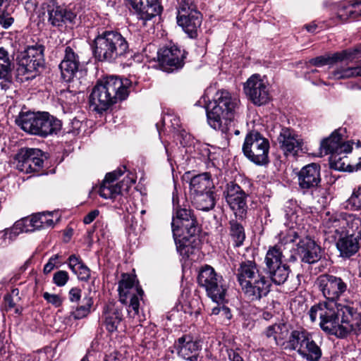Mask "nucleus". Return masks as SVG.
Segmentation results:
<instances>
[{
    "label": "nucleus",
    "mask_w": 361,
    "mask_h": 361,
    "mask_svg": "<svg viewBox=\"0 0 361 361\" xmlns=\"http://www.w3.org/2000/svg\"><path fill=\"white\" fill-rule=\"evenodd\" d=\"M226 201L233 211L236 217L243 219L247 214V195L236 183L230 182L224 191Z\"/></svg>",
    "instance_id": "f3484780"
},
{
    "label": "nucleus",
    "mask_w": 361,
    "mask_h": 361,
    "mask_svg": "<svg viewBox=\"0 0 361 361\" xmlns=\"http://www.w3.org/2000/svg\"><path fill=\"white\" fill-rule=\"evenodd\" d=\"M350 152H338L330 155L329 162L331 167L338 171H353L361 169V157L359 161L355 165H351L348 161L347 154Z\"/></svg>",
    "instance_id": "7c9ffc66"
},
{
    "label": "nucleus",
    "mask_w": 361,
    "mask_h": 361,
    "mask_svg": "<svg viewBox=\"0 0 361 361\" xmlns=\"http://www.w3.org/2000/svg\"><path fill=\"white\" fill-rule=\"evenodd\" d=\"M358 76L361 77V68H360V66L352 67L346 65L337 66L329 73L328 78L331 80H345Z\"/></svg>",
    "instance_id": "f704fd0d"
},
{
    "label": "nucleus",
    "mask_w": 361,
    "mask_h": 361,
    "mask_svg": "<svg viewBox=\"0 0 361 361\" xmlns=\"http://www.w3.org/2000/svg\"><path fill=\"white\" fill-rule=\"evenodd\" d=\"M68 279L69 276L68 272L63 270L56 271L53 276L54 283L59 287L65 286Z\"/></svg>",
    "instance_id": "de8ad7c7"
},
{
    "label": "nucleus",
    "mask_w": 361,
    "mask_h": 361,
    "mask_svg": "<svg viewBox=\"0 0 361 361\" xmlns=\"http://www.w3.org/2000/svg\"><path fill=\"white\" fill-rule=\"evenodd\" d=\"M185 58V51L176 45L164 47L158 51L159 65L164 71L168 73L181 68Z\"/></svg>",
    "instance_id": "a211bd4d"
},
{
    "label": "nucleus",
    "mask_w": 361,
    "mask_h": 361,
    "mask_svg": "<svg viewBox=\"0 0 361 361\" xmlns=\"http://www.w3.org/2000/svg\"><path fill=\"white\" fill-rule=\"evenodd\" d=\"M171 227L177 251L183 257H189L195 251V236L199 231L192 210L176 208V216H173Z\"/></svg>",
    "instance_id": "7ed1b4c3"
},
{
    "label": "nucleus",
    "mask_w": 361,
    "mask_h": 361,
    "mask_svg": "<svg viewBox=\"0 0 361 361\" xmlns=\"http://www.w3.org/2000/svg\"><path fill=\"white\" fill-rule=\"evenodd\" d=\"M16 121L25 132L42 137L56 133L61 128V121L47 112L20 113Z\"/></svg>",
    "instance_id": "423d86ee"
},
{
    "label": "nucleus",
    "mask_w": 361,
    "mask_h": 361,
    "mask_svg": "<svg viewBox=\"0 0 361 361\" xmlns=\"http://www.w3.org/2000/svg\"><path fill=\"white\" fill-rule=\"evenodd\" d=\"M80 60L78 55L71 47H66L64 50L63 59L59 64L61 77L66 82H70L78 71Z\"/></svg>",
    "instance_id": "cd10ccee"
},
{
    "label": "nucleus",
    "mask_w": 361,
    "mask_h": 361,
    "mask_svg": "<svg viewBox=\"0 0 361 361\" xmlns=\"http://www.w3.org/2000/svg\"><path fill=\"white\" fill-rule=\"evenodd\" d=\"M16 169L25 173H38L44 165L43 152L36 148H23L15 157Z\"/></svg>",
    "instance_id": "f8f14e48"
},
{
    "label": "nucleus",
    "mask_w": 361,
    "mask_h": 361,
    "mask_svg": "<svg viewBox=\"0 0 361 361\" xmlns=\"http://www.w3.org/2000/svg\"><path fill=\"white\" fill-rule=\"evenodd\" d=\"M44 47L42 44H35L27 47L21 59V64L27 71L37 70L42 66L44 63Z\"/></svg>",
    "instance_id": "c85d7f7f"
},
{
    "label": "nucleus",
    "mask_w": 361,
    "mask_h": 361,
    "mask_svg": "<svg viewBox=\"0 0 361 361\" xmlns=\"http://www.w3.org/2000/svg\"><path fill=\"white\" fill-rule=\"evenodd\" d=\"M174 346L178 355L182 358L190 361H197L201 344L200 341L195 340L191 335H183L175 342Z\"/></svg>",
    "instance_id": "b1692460"
},
{
    "label": "nucleus",
    "mask_w": 361,
    "mask_h": 361,
    "mask_svg": "<svg viewBox=\"0 0 361 361\" xmlns=\"http://www.w3.org/2000/svg\"><path fill=\"white\" fill-rule=\"evenodd\" d=\"M305 27L309 32L313 33L315 32L317 25L314 23H311L310 24L305 25Z\"/></svg>",
    "instance_id": "69168bd1"
},
{
    "label": "nucleus",
    "mask_w": 361,
    "mask_h": 361,
    "mask_svg": "<svg viewBox=\"0 0 361 361\" xmlns=\"http://www.w3.org/2000/svg\"><path fill=\"white\" fill-rule=\"evenodd\" d=\"M222 307H216L212 310V314L214 315L220 314L221 312Z\"/></svg>",
    "instance_id": "774afa93"
},
{
    "label": "nucleus",
    "mask_w": 361,
    "mask_h": 361,
    "mask_svg": "<svg viewBox=\"0 0 361 361\" xmlns=\"http://www.w3.org/2000/svg\"><path fill=\"white\" fill-rule=\"evenodd\" d=\"M68 264L71 271L73 272H75L77 269L80 267V265L83 264L84 263L82 262L80 257L75 255H72L68 259Z\"/></svg>",
    "instance_id": "3c124183"
},
{
    "label": "nucleus",
    "mask_w": 361,
    "mask_h": 361,
    "mask_svg": "<svg viewBox=\"0 0 361 361\" xmlns=\"http://www.w3.org/2000/svg\"><path fill=\"white\" fill-rule=\"evenodd\" d=\"M309 315L312 322L319 317L321 329L338 338L361 331V315L349 305L319 302L310 308Z\"/></svg>",
    "instance_id": "f257e3e1"
},
{
    "label": "nucleus",
    "mask_w": 361,
    "mask_h": 361,
    "mask_svg": "<svg viewBox=\"0 0 361 361\" xmlns=\"http://www.w3.org/2000/svg\"><path fill=\"white\" fill-rule=\"evenodd\" d=\"M235 116H233L231 119H221L220 121H217L219 127L216 126H214L213 124H209L212 128L215 130H219L224 133L226 135V138L229 139L230 137L233 135V133L234 130L237 127V121L235 118Z\"/></svg>",
    "instance_id": "37998d69"
},
{
    "label": "nucleus",
    "mask_w": 361,
    "mask_h": 361,
    "mask_svg": "<svg viewBox=\"0 0 361 361\" xmlns=\"http://www.w3.org/2000/svg\"><path fill=\"white\" fill-rule=\"evenodd\" d=\"M48 22L54 27H63L68 23H73L76 14L72 9L65 5H49L47 8Z\"/></svg>",
    "instance_id": "4be33fe9"
},
{
    "label": "nucleus",
    "mask_w": 361,
    "mask_h": 361,
    "mask_svg": "<svg viewBox=\"0 0 361 361\" xmlns=\"http://www.w3.org/2000/svg\"><path fill=\"white\" fill-rule=\"evenodd\" d=\"M285 212L286 216L287 219L290 221V223H291L292 224H293L294 223L297 224L298 216L296 215L295 212H289L287 209H286ZM291 227L293 228V225H291Z\"/></svg>",
    "instance_id": "680f3d73"
},
{
    "label": "nucleus",
    "mask_w": 361,
    "mask_h": 361,
    "mask_svg": "<svg viewBox=\"0 0 361 361\" xmlns=\"http://www.w3.org/2000/svg\"><path fill=\"white\" fill-rule=\"evenodd\" d=\"M13 11V9L8 6L0 8V25L4 29L10 27L14 22V18L11 16Z\"/></svg>",
    "instance_id": "49530a36"
},
{
    "label": "nucleus",
    "mask_w": 361,
    "mask_h": 361,
    "mask_svg": "<svg viewBox=\"0 0 361 361\" xmlns=\"http://www.w3.org/2000/svg\"><path fill=\"white\" fill-rule=\"evenodd\" d=\"M269 142L257 131L247 134L243 145L244 155L256 165L263 166L269 162Z\"/></svg>",
    "instance_id": "6e6552de"
},
{
    "label": "nucleus",
    "mask_w": 361,
    "mask_h": 361,
    "mask_svg": "<svg viewBox=\"0 0 361 361\" xmlns=\"http://www.w3.org/2000/svg\"><path fill=\"white\" fill-rule=\"evenodd\" d=\"M177 23L191 38L197 36V30L202 24V15L197 11L193 0H182L179 4Z\"/></svg>",
    "instance_id": "9b49d317"
},
{
    "label": "nucleus",
    "mask_w": 361,
    "mask_h": 361,
    "mask_svg": "<svg viewBox=\"0 0 361 361\" xmlns=\"http://www.w3.org/2000/svg\"><path fill=\"white\" fill-rule=\"evenodd\" d=\"M281 245H276L270 247L267 252L264 262L266 269H271L284 264L283 262V251Z\"/></svg>",
    "instance_id": "58836bf2"
},
{
    "label": "nucleus",
    "mask_w": 361,
    "mask_h": 361,
    "mask_svg": "<svg viewBox=\"0 0 361 361\" xmlns=\"http://www.w3.org/2000/svg\"><path fill=\"white\" fill-rule=\"evenodd\" d=\"M361 6V1L345 0L341 2L338 7L337 18L341 23L348 20L358 19V8Z\"/></svg>",
    "instance_id": "c756f323"
},
{
    "label": "nucleus",
    "mask_w": 361,
    "mask_h": 361,
    "mask_svg": "<svg viewBox=\"0 0 361 361\" xmlns=\"http://www.w3.org/2000/svg\"><path fill=\"white\" fill-rule=\"evenodd\" d=\"M43 298L49 303L51 304L52 305L55 306L56 307H60L63 302V300L59 295L51 294L47 292H45L43 293Z\"/></svg>",
    "instance_id": "09e8293b"
},
{
    "label": "nucleus",
    "mask_w": 361,
    "mask_h": 361,
    "mask_svg": "<svg viewBox=\"0 0 361 361\" xmlns=\"http://www.w3.org/2000/svg\"><path fill=\"white\" fill-rule=\"evenodd\" d=\"M73 273L78 276L80 281H86L90 276V270L85 264L80 265V267Z\"/></svg>",
    "instance_id": "8fccbe9b"
},
{
    "label": "nucleus",
    "mask_w": 361,
    "mask_h": 361,
    "mask_svg": "<svg viewBox=\"0 0 361 361\" xmlns=\"http://www.w3.org/2000/svg\"><path fill=\"white\" fill-rule=\"evenodd\" d=\"M58 259V255H54L51 257L49 262L44 267V273L49 274L50 273L55 267V264L54 261Z\"/></svg>",
    "instance_id": "bf43d9fd"
},
{
    "label": "nucleus",
    "mask_w": 361,
    "mask_h": 361,
    "mask_svg": "<svg viewBox=\"0 0 361 361\" xmlns=\"http://www.w3.org/2000/svg\"><path fill=\"white\" fill-rule=\"evenodd\" d=\"M350 200L355 207L361 209V185L354 190Z\"/></svg>",
    "instance_id": "603ef678"
},
{
    "label": "nucleus",
    "mask_w": 361,
    "mask_h": 361,
    "mask_svg": "<svg viewBox=\"0 0 361 361\" xmlns=\"http://www.w3.org/2000/svg\"><path fill=\"white\" fill-rule=\"evenodd\" d=\"M193 204L197 209L209 211L215 206V199L212 190L192 195Z\"/></svg>",
    "instance_id": "4c0bfd02"
},
{
    "label": "nucleus",
    "mask_w": 361,
    "mask_h": 361,
    "mask_svg": "<svg viewBox=\"0 0 361 361\" xmlns=\"http://www.w3.org/2000/svg\"><path fill=\"white\" fill-rule=\"evenodd\" d=\"M350 233L336 243L340 257L350 258L355 255L360 248L361 240V219L356 218L351 222Z\"/></svg>",
    "instance_id": "4468645a"
},
{
    "label": "nucleus",
    "mask_w": 361,
    "mask_h": 361,
    "mask_svg": "<svg viewBox=\"0 0 361 361\" xmlns=\"http://www.w3.org/2000/svg\"><path fill=\"white\" fill-rule=\"evenodd\" d=\"M99 212L98 209H94L89 212L83 219V222L85 224L92 223L97 216H98Z\"/></svg>",
    "instance_id": "13d9d810"
},
{
    "label": "nucleus",
    "mask_w": 361,
    "mask_h": 361,
    "mask_svg": "<svg viewBox=\"0 0 361 361\" xmlns=\"http://www.w3.org/2000/svg\"><path fill=\"white\" fill-rule=\"evenodd\" d=\"M288 236L290 238V239L288 240L290 242H294L295 240V239L300 238L298 232L293 229H291L289 231Z\"/></svg>",
    "instance_id": "0e129e2a"
},
{
    "label": "nucleus",
    "mask_w": 361,
    "mask_h": 361,
    "mask_svg": "<svg viewBox=\"0 0 361 361\" xmlns=\"http://www.w3.org/2000/svg\"><path fill=\"white\" fill-rule=\"evenodd\" d=\"M235 276L245 298L250 302L259 301L271 290L270 280L253 260L242 262Z\"/></svg>",
    "instance_id": "f03ea898"
},
{
    "label": "nucleus",
    "mask_w": 361,
    "mask_h": 361,
    "mask_svg": "<svg viewBox=\"0 0 361 361\" xmlns=\"http://www.w3.org/2000/svg\"><path fill=\"white\" fill-rule=\"evenodd\" d=\"M341 130H336L331 135L324 139L320 145L321 153L331 155L338 152H351L353 147L350 141L344 142Z\"/></svg>",
    "instance_id": "393cba45"
},
{
    "label": "nucleus",
    "mask_w": 361,
    "mask_h": 361,
    "mask_svg": "<svg viewBox=\"0 0 361 361\" xmlns=\"http://www.w3.org/2000/svg\"><path fill=\"white\" fill-rule=\"evenodd\" d=\"M125 171L126 166H123L106 175L99 190V195L102 197L104 199H112L121 193V184L117 183L114 185L113 183L121 176Z\"/></svg>",
    "instance_id": "bb28decb"
},
{
    "label": "nucleus",
    "mask_w": 361,
    "mask_h": 361,
    "mask_svg": "<svg viewBox=\"0 0 361 361\" xmlns=\"http://www.w3.org/2000/svg\"><path fill=\"white\" fill-rule=\"evenodd\" d=\"M118 291L119 300L126 305L130 300L128 312L130 317H135L139 314L140 300H142L144 291L136 283L135 279L128 274H122L118 282Z\"/></svg>",
    "instance_id": "1a4fd4ad"
},
{
    "label": "nucleus",
    "mask_w": 361,
    "mask_h": 361,
    "mask_svg": "<svg viewBox=\"0 0 361 361\" xmlns=\"http://www.w3.org/2000/svg\"><path fill=\"white\" fill-rule=\"evenodd\" d=\"M4 300L6 302V305L12 308L15 306V303L13 301V299L11 295H7L4 297Z\"/></svg>",
    "instance_id": "338daca9"
},
{
    "label": "nucleus",
    "mask_w": 361,
    "mask_h": 361,
    "mask_svg": "<svg viewBox=\"0 0 361 361\" xmlns=\"http://www.w3.org/2000/svg\"><path fill=\"white\" fill-rule=\"evenodd\" d=\"M276 140L280 149L286 157H295L300 152L303 153L307 151V149L304 147V141L302 137L290 128H282Z\"/></svg>",
    "instance_id": "2eb2a0df"
},
{
    "label": "nucleus",
    "mask_w": 361,
    "mask_h": 361,
    "mask_svg": "<svg viewBox=\"0 0 361 361\" xmlns=\"http://www.w3.org/2000/svg\"><path fill=\"white\" fill-rule=\"evenodd\" d=\"M137 19L145 25L147 20L161 13L159 0H127Z\"/></svg>",
    "instance_id": "412c9836"
},
{
    "label": "nucleus",
    "mask_w": 361,
    "mask_h": 361,
    "mask_svg": "<svg viewBox=\"0 0 361 361\" xmlns=\"http://www.w3.org/2000/svg\"><path fill=\"white\" fill-rule=\"evenodd\" d=\"M317 284L328 303H338L337 300L347 290V284L343 280L334 275H320L317 279Z\"/></svg>",
    "instance_id": "ddd939ff"
},
{
    "label": "nucleus",
    "mask_w": 361,
    "mask_h": 361,
    "mask_svg": "<svg viewBox=\"0 0 361 361\" xmlns=\"http://www.w3.org/2000/svg\"><path fill=\"white\" fill-rule=\"evenodd\" d=\"M239 103L238 97L232 95L228 91H217L213 101L209 102L206 106L208 123L219 127L218 120L231 119L233 116H235Z\"/></svg>",
    "instance_id": "0eeeda50"
},
{
    "label": "nucleus",
    "mask_w": 361,
    "mask_h": 361,
    "mask_svg": "<svg viewBox=\"0 0 361 361\" xmlns=\"http://www.w3.org/2000/svg\"><path fill=\"white\" fill-rule=\"evenodd\" d=\"M52 214L50 212H42L32 215L29 219H25L24 222L26 226L29 227L30 231L51 228L54 225V220L51 219Z\"/></svg>",
    "instance_id": "72a5a7b5"
},
{
    "label": "nucleus",
    "mask_w": 361,
    "mask_h": 361,
    "mask_svg": "<svg viewBox=\"0 0 361 361\" xmlns=\"http://www.w3.org/2000/svg\"><path fill=\"white\" fill-rule=\"evenodd\" d=\"M229 237L234 247L243 245L245 239V233L243 226L236 220L229 221Z\"/></svg>",
    "instance_id": "ea45409f"
},
{
    "label": "nucleus",
    "mask_w": 361,
    "mask_h": 361,
    "mask_svg": "<svg viewBox=\"0 0 361 361\" xmlns=\"http://www.w3.org/2000/svg\"><path fill=\"white\" fill-rule=\"evenodd\" d=\"M280 327V330L277 331L276 335V345H282L283 344V339L288 335V329L285 324H278Z\"/></svg>",
    "instance_id": "5fc2aeb1"
},
{
    "label": "nucleus",
    "mask_w": 361,
    "mask_h": 361,
    "mask_svg": "<svg viewBox=\"0 0 361 361\" xmlns=\"http://www.w3.org/2000/svg\"><path fill=\"white\" fill-rule=\"evenodd\" d=\"M220 315L221 317H225L227 320H230L232 317L230 309L225 306H222V310Z\"/></svg>",
    "instance_id": "e2e57ef3"
},
{
    "label": "nucleus",
    "mask_w": 361,
    "mask_h": 361,
    "mask_svg": "<svg viewBox=\"0 0 361 361\" xmlns=\"http://www.w3.org/2000/svg\"><path fill=\"white\" fill-rule=\"evenodd\" d=\"M298 182L303 194L312 192L321 182L320 166L312 163L303 166L298 173Z\"/></svg>",
    "instance_id": "aec40b11"
},
{
    "label": "nucleus",
    "mask_w": 361,
    "mask_h": 361,
    "mask_svg": "<svg viewBox=\"0 0 361 361\" xmlns=\"http://www.w3.org/2000/svg\"><path fill=\"white\" fill-rule=\"evenodd\" d=\"M243 89L246 96L255 105H264L270 100L268 85L258 74L250 76Z\"/></svg>",
    "instance_id": "dca6fc26"
},
{
    "label": "nucleus",
    "mask_w": 361,
    "mask_h": 361,
    "mask_svg": "<svg viewBox=\"0 0 361 361\" xmlns=\"http://www.w3.org/2000/svg\"><path fill=\"white\" fill-rule=\"evenodd\" d=\"M357 217L349 216L348 219L340 216H331L324 221V232L326 238L335 242L347 235L350 233V224Z\"/></svg>",
    "instance_id": "6ab92c4d"
},
{
    "label": "nucleus",
    "mask_w": 361,
    "mask_h": 361,
    "mask_svg": "<svg viewBox=\"0 0 361 361\" xmlns=\"http://www.w3.org/2000/svg\"><path fill=\"white\" fill-rule=\"evenodd\" d=\"M312 336V334L304 328L293 329L289 334L286 348L295 350L298 353Z\"/></svg>",
    "instance_id": "2f4dec72"
},
{
    "label": "nucleus",
    "mask_w": 361,
    "mask_h": 361,
    "mask_svg": "<svg viewBox=\"0 0 361 361\" xmlns=\"http://www.w3.org/2000/svg\"><path fill=\"white\" fill-rule=\"evenodd\" d=\"M69 300L72 302H78L81 298V290L79 288H72L68 293Z\"/></svg>",
    "instance_id": "6e6d98bb"
},
{
    "label": "nucleus",
    "mask_w": 361,
    "mask_h": 361,
    "mask_svg": "<svg viewBox=\"0 0 361 361\" xmlns=\"http://www.w3.org/2000/svg\"><path fill=\"white\" fill-rule=\"evenodd\" d=\"M360 52L361 44L353 50L346 49L342 51L336 52L333 54H326L311 59L309 61V63L317 67H322L325 65L332 66L338 62H342L347 60L352 61L356 58L357 54Z\"/></svg>",
    "instance_id": "a878e982"
},
{
    "label": "nucleus",
    "mask_w": 361,
    "mask_h": 361,
    "mask_svg": "<svg viewBox=\"0 0 361 361\" xmlns=\"http://www.w3.org/2000/svg\"><path fill=\"white\" fill-rule=\"evenodd\" d=\"M128 79L117 76L106 77L104 82L97 83L90 95V104L99 113L107 110L118 101H122L128 95Z\"/></svg>",
    "instance_id": "20e7f679"
},
{
    "label": "nucleus",
    "mask_w": 361,
    "mask_h": 361,
    "mask_svg": "<svg viewBox=\"0 0 361 361\" xmlns=\"http://www.w3.org/2000/svg\"><path fill=\"white\" fill-rule=\"evenodd\" d=\"M280 330V327L278 324L271 325L267 327L265 331V334L268 338L273 337L275 343H276V335L277 331Z\"/></svg>",
    "instance_id": "4d7b16f0"
},
{
    "label": "nucleus",
    "mask_w": 361,
    "mask_h": 361,
    "mask_svg": "<svg viewBox=\"0 0 361 361\" xmlns=\"http://www.w3.org/2000/svg\"><path fill=\"white\" fill-rule=\"evenodd\" d=\"M123 318L121 310L115 307H108L104 312V325L109 332L117 330Z\"/></svg>",
    "instance_id": "e433bc0d"
},
{
    "label": "nucleus",
    "mask_w": 361,
    "mask_h": 361,
    "mask_svg": "<svg viewBox=\"0 0 361 361\" xmlns=\"http://www.w3.org/2000/svg\"><path fill=\"white\" fill-rule=\"evenodd\" d=\"M297 252L301 261L307 264H314L322 258L321 247L308 236L299 240Z\"/></svg>",
    "instance_id": "5701e85b"
},
{
    "label": "nucleus",
    "mask_w": 361,
    "mask_h": 361,
    "mask_svg": "<svg viewBox=\"0 0 361 361\" xmlns=\"http://www.w3.org/2000/svg\"><path fill=\"white\" fill-rule=\"evenodd\" d=\"M228 357L230 361H244L242 356L243 351L238 348L227 350Z\"/></svg>",
    "instance_id": "864d4df0"
},
{
    "label": "nucleus",
    "mask_w": 361,
    "mask_h": 361,
    "mask_svg": "<svg viewBox=\"0 0 361 361\" xmlns=\"http://www.w3.org/2000/svg\"><path fill=\"white\" fill-rule=\"evenodd\" d=\"M91 47L94 56L99 61L114 62L129 51L126 39L115 31H104L99 34Z\"/></svg>",
    "instance_id": "39448f33"
},
{
    "label": "nucleus",
    "mask_w": 361,
    "mask_h": 361,
    "mask_svg": "<svg viewBox=\"0 0 361 361\" xmlns=\"http://www.w3.org/2000/svg\"><path fill=\"white\" fill-rule=\"evenodd\" d=\"M197 283L200 286L204 288L207 295L214 302L219 303L224 300L226 287L223 277L219 275L214 269L209 266L203 267L198 274Z\"/></svg>",
    "instance_id": "9d476101"
},
{
    "label": "nucleus",
    "mask_w": 361,
    "mask_h": 361,
    "mask_svg": "<svg viewBox=\"0 0 361 361\" xmlns=\"http://www.w3.org/2000/svg\"><path fill=\"white\" fill-rule=\"evenodd\" d=\"M214 185L209 173H203L191 178L190 190L192 195L212 190Z\"/></svg>",
    "instance_id": "473e14b6"
},
{
    "label": "nucleus",
    "mask_w": 361,
    "mask_h": 361,
    "mask_svg": "<svg viewBox=\"0 0 361 361\" xmlns=\"http://www.w3.org/2000/svg\"><path fill=\"white\" fill-rule=\"evenodd\" d=\"M2 81L0 82V87L2 90H6L10 87L11 82V73H8L6 78H0Z\"/></svg>",
    "instance_id": "052dcab7"
},
{
    "label": "nucleus",
    "mask_w": 361,
    "mask_h": 361,
    "mask_svg": "<svg viewBox=\"0 0 361 361\" xmlns=\"http://www.w3.org/2000/svg\"><path fill=\"white\" fill-rule=\"evenodd\" d=\"M3 231L5 234L4 238L7 244L13 240L20 233L30 232V229L26 226L24 220L22 219L16 222L12 228L5 229Z\"/></svg>",
    "instance_id": "79ce46f5"
},
{
    "label": "nucleus",
    "mask_w": 361,
    "mask_h": 361,
    "mask_svg": "<svg viewBox=\"0 0 361 361\" xmlns=\"http://www.w3.org/2000/svg\"><path fill=\"white\" fill-rule=\"evenodd\" d=\"M11 65L8 52L4 47H0V78H6L11 73Z\"/></svg>",
    "instance_id": "c03bdc74"
},
{
    "label": "nucleus",
    "mask_w": 361,
    "mask_h": 361,
    "mask_svg": "<svg viewBox=\"0 0 361 361\" xmlns=\"http://www.w3.org/2000/svg\"><path fill=\"white\" fill-rule=\"evenodd\" d=\"M84 305L78 307L75 310L72 311L71 316L75 319H80L89 314L90 308L93 304V300L91 297H85L83 299Z\"/></svg>",
    "instance_id": "a18cd8bd"
},
{
    "label": "nucleus",
    "mask_w": 361,
    "mask_h": 361,
    "mask_svg": "<svg viewBox=\"0 0 361 361\" xmlns=\"http://www.w3.org/2000/svg\"><path fill=\"white\" fill-rule=\"evenodd\" d=\"M267 271L271 282L277 286L283 284L287 281L290 272V267L286 264L267 269Z\"/></svg>",
    "instance_id": "a19ab883"
},
{
    "label": "nucleus",
    "mask_w": 361,
    "mask_h": 361,
    "mask_svg": "<svg viewBox=\"0 0 361 361\" xmlns=\"http://www.w3.org/2000/svg\"><path fill=\"white\" fill-rule=\"evenodd\" d=\"M298 354L307 361H319L322 353L320 347L313 340L312 336L301 348Z\"/></svg>",
    "instance_id": "c9c22d12"
}]
</instances>
